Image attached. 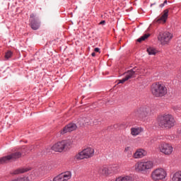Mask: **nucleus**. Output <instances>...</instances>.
I'll return each instance as SVG.
<instances>
[{
    "label": "nucleus",
    "instance_id": "1",
    "mask_svg": "<svg viewBox=\"0 0 181 181\" xmlns=\"http://www.w3.org/2000/svg\"><path fill=\"white\" fill-rule=\"evenodd\" d=\"M157 123L160 128H166V129H170V128H173V127H175L176 120L175 119L173 115L170 114H163L158 116Z\"/></svg>",
    "mask_w": 181,
    "mask_h": 181
},
{
    "label": "nucleus",
    "instance_id": "2",
    "mask_svg": "<svg viewBox=\"0 0 181 181\" xmlns=\"http://www.w3.org/2000/svg\"><path fill=\"white\" fill-rule=\"evenodd\" d=\"M151 92L153 97L161 98L168 94V88L160 82H156L151 85Z\"/></svg>",
    "mask_w": 181,
    "mask_h": 181
},
{
    "label": "nucleus",
    "instance_id": "3",
    "mask_svg": "<svg viewBox=\"0 0 181 181\" xmlns=\"http://www.w3.org/2000/svg\"><path fill=\"white\" fill-rule=\"evenodd\" d=\"M153 166H155V164L152 160L139 161L134 165V170L137 173L146 172V170L153 169Z\"/></svg>",
    "mask_w": 181,
    "mask_h": 181
},
{
    "label": "nucleus",
    "instance_id": "4",
    "mask_svg": "<svg viewBox=\"0 0 181 181\" xmlns=\"http://www.w3.org/2000/svg\"><path fill=\"white\" fill-rule=\"evenodd\" d=\"M151 112H152V110L151 109V107L143 106L134 110V117H136V118H139V119L144 120L147 117H149Z\"/></svg>",
    "mask_w": 181,
    "mask_h": 181
},
{
    "label": "nucleus",
    "instance_id": "5",
    "mask_svg": "<svg viewBox=\"0 0 181 181\" xmlns=\"http://www.w3.org/2000/svg\"><path fill=\"white\" fill-rule=\"evenodd\" d=\"M22 155H23V151H16L8 156L2 157L0 158V165L9 163V162H15V160L22 158Z\"/></svg>",
    "mask_w": 181,
    "mask_h": 181
},
{
    "label": "nucleus",
    "instance_id": "6",
    "mask_svg": "<svg viewBox=\"0 0 181 181\" xmlns=\"http://www.w3.org/2000/svg\"><path fill=\"white\" fill-rule=\"evenodd\" d=\"M93 156H94V148L88 147L76 153L74 156V160H83V159H89Z\"/></svg>",
    "mask_w": 181,
    "mask_h": 181
},
{
    "label": "nucleus",
    "instance_id": "7",
    "mask_svg": "<svg viewBox=\"0 0 181 181\" xmlns=\"http://www.w3.org/2000/svg\"><path fill=\"white\" fill-rule=\"evenodd\" d=\"M71 148V141L64 140L59 141L54 144L52 147V151L54 152H63V151H67Z\"/></svg>",
    "mask_w": 181,
    "mask_h": 181
},
{
    "label": "nucleus",
    "instance_id": "8",
    "mask_svg": "<svg viewBox=\"0 0 181 181\" xmlns=\"http://www.w3.org/2000/svg\"><path fill=\"white\" fill-rule=\"evenodd\" d=\"M166 176H168V174L163 168H157L152 171L151 174V177L154 181L163 180L166 178Z\"/></svg>",
    "mask_w": 181,
    "mask_h": 181
},
{
    "label": "nucleus",
    "instance_id": "9",
    "mask_svg": "<svg viewBox=\"0 0 181 181\" xmlns=\"http://www.w3.org/2000/svg\"><path fill=\"white\" fill-rule=\"evenodd\" d=\"M173 35L168 31L164 33H160L158 39L160 42L161 45H168L169 42L172 40Z\"/></svg>",
    "mask_w": 181,
    "mask_h": 181
},
{
    "label": "nucleus",
    "instance_id": "10",
    "mask_svg": "<svg viewBox=\"0 0 181 181\" xmlns=\"http://www.w3.org/2000/svg\"><path fill=\"white\" fill-rule=\"evenodd\" d=\"M158 151L163 155L169 156L173 152V147L168 143H161L158 146Z\"/></svg>",
    "mask_w": 181,
    "mask_h": 181
},
{
    "label": "nucleus",
    "instance_id": "11",
    "mask_svg": "<svg viewBox=\"0 0 181 181\" xmlns=\"http://www.w3.org/2000/svg\"><path fill=\"white\" fill-rule=\"evenodd\" d=\"M30 21L31 29H33V30H37V29L40 28V23L39 22L37 18H36V15H35V13L30 14Z\"/></svg>",
    "mask_w": 181,
    "mask_h": 181
},
{
    "label": "nucleus",
    "instance_id": "12",
    "mask_svg": "<svg viewBox=\"0 0 181 181\" xmlns=\"http://www.w3.org/2000/svg\"><path fill=\"white\" fill-rule=\"evenodd\" d=\"M98 172L99 175H101V176H105L106 177L111 175V171L110 170V168H108V165H107L99 167L98 169Z\"/></svg>",
    "mask_w": 181,
    "mask_h": 181
},
{
    "label": "nucleus",
    "instance_id": "13",
    "mask_svg": "<svg viewBox=\"0 0 181 181\" xmlns=\"http://www.w3.org/2000/svg\"><path fill=\"white\" fill-rule=\"evenodd\" d=\"M77 129V125L74 123H71L65 126L62 130H61V134L64 135L67 132H72V131H76Z\"/></svg>",
    "mask_w": 181,
    "mask_h": 181
},
{
    "label": "nucleus",
    "instance_id": "14",
    "mask_svg": "<svg viewBox=\"0 0 181 181\" xmlns=\"http://www.w3.org/2000/svg\"><path fill=\"white\" fill-rule=\"evenodd\" d=\"M169 16V9H165L163 11V15L156 20V23H166Z\"/></svg>",
    "mask_w": 181,
    "mask_h": 181
},
{
    "label": "nucleus",
    "instance_id": "15",
    "mask_svg": "<svg viewBox=\"0 0 181 181\" xmlns=\"http://www.w3.org/2000/svg\"><path fill=\"white\" fill-rule=\"evenodd\" d=\"M91 119L88 117H81L78 120V124L80 127H88L90 126Z\"/></svg>",
    "mask_w": 181,
    "mask_h": 181
},
{
    "label": "nucleus",
    "instance_id": "16",
    "mask_svg": "<svg viewBox=\"0 0 181 181\" xmlns=\"http://www.w3.org/2000/svg\"><path fill=\"white\" fill-rule=\"evenodd\" d=\"M144 156H146V151L142 148L137 149L133 155L134 159H141V158H144Z\"/></svg>",
    "mask_w": 181,
    "mask_h": 181
},
{
    "label": "nucleus",
    "instance_id": "17",
    "mask_svg": "<svg viewBox=\"0 0 181 181\" xmlns=\"http://www.w3.org/2000/svg\"><path fill=\"white\" fill-rule=\"evenodd\" d=\"M136 73H139V71H136V68H133L132 69L127 71L125 74V78L126 80H129L130 78H132L136 74Z\"/></svg>",
    "mask_w": 181,
    "mask_h": 181
},
{
    "label": "nucleus",
    "instance_id": "18",
    "mask_svg": "<svg viewBox=\"0 0 181 181\" xmlns=\"http://www.w3.org/2000/svg\"><path fill=\"white\" fill-rule=\"evenodd\" d=\"M143 131L144 129L141 127H132L131 129V134L133 136H136V135H139Z\"/></svg>",
    "mask_w": 181,
    "mask_h": 181
},
{
    "label": "nucleus",
    "instance_id": "19",
    "mask_svg": "<svg viewBox=\"0 0 181 181\" xmlns=\"http://www.w3.org/2000/svg\"><path fill=\"white\" fill-rule=\"evenodd\" d=\"M115 181H134V178L129 175H124L117 177Z\"/></svg>",
    "mask_w": 181,
    "mask_h": 181
},
{
    "label": "nucleus",
    "instance_id": "20",
    "mask_svg": "<svg viewBox=\"0 0 181 181\" xmlns=\"http://www.w3.org/2000/svg\"><path fill=\"white\" fill-rule=\"evenodd\" d=\"M61 176L64 181L70 180V179H71V173L70 171H66L64 173H61Z\"/></svg>",
    "mask_w": 181,
    "mask_h": 181
},
{
    "label": "nucleus",
    "instance_id": "21",
    "mask_svg": "<svg viewBox=\"0 0 181 181\" xmlns=\"http://www.w3.org/2000/svg\"><path fill=\"white\" fill-rule=\"evenodd\" d=\"M98 125H101V121H100L98 119H90V127H98Z\"/></svg>",
    "mask_w": 181,
    "mask_h": 181
},
{
    "label": "nucleus",
    "instance_id": "22",
    "mask_svg": "<svg viewBox=\"0 0 181 181\" xmlns=\"http://www.w3.org/2000/svg\"><path fill=\"white\" fill-rule=\"evenodd\" d=\"M173 181H181V171H178L175 173H174L173 177Z\"/></svg>",
    "mask_w": 181,
    "mask_h": 181
},
{
    "label": "nucleus",
    "instance_id": "23",
    "mask_svg": "<svg viewBox=\"0 0 181 181\" xmlns=\"http://www.w3.org/2000/svg\"><path fill=\"white\" fill-rule=\"evenodd\" d=\"M29 171V169L25 168H21L16 170L14 171V175H19V173H25V172Z\"/></svg>",
    "mask_w": 181,
    "mask_h": 181
},
{
    "label": "nucleus",
    "instance_id": "24",
    "mask_svg": "<svg viewBox=\"0 0 181 181\" xmlns=\"http://www.w3.org/2000/svg\"><path fill=\"white\" fill-rule=\"evenodd\" d=\"M149 36H151V34H145L144 35L137 39V42H139V43H141V42H144V40H146V39H148Z\"/></svg>",
    "mask_w": 181,
    "mask_h": 181
},
{
    "label": "nucleus",
    "instance_id": "25",
    "mask_svg": "<svg viewBox=\"0 0 181 181\" xmlns=\"http://www.w3.org/2000/svg\"><path fill=\"white\" fill-rule=\"evenodd\" d=\"M147 53H148V54L151 55V54H156V49L153 47H149L147 48Z\"/></svg>",
    "mask_w": 181,
    "mask_h": 181
},
{
    "label": "nucleus",
    "instance_id": "26",
    "mask_svg": "<svg viewBox=\"0 0 181 181\" xmlns=\"http://www.w3.org/2000/svg\"><path fill=\"white\" fill-rule=\"evenodd\" d=\"M124 152H129L128 154V157L131 158L132 155V151H131V147L130 146H127L124 148Z\"/></svg>",
    "mask_w": 181,
    "mask_h": 181
},
{
    "label": "nucleus",
    "instance_id": "27",
    "mask_svg": "<svg viewBox=\"0 0 181 181\" xmlns=\"http://www.w3.org/2000/svg\"><path fill=\"white\" fill-rule=\"evenodd\" d=\"M53 181H64V180H63V177L62 176V174H59L53 179Z\"/></svg>",
    "mask_w": 181,
    "mask_h": 181
},
{
    "label": "nucleus",
    "instance_id": "28",
    "mask_svg": "<svg viewBox=\"0 0 181 181\" xmlns=\"http://www.w3.org/2000/svg\"><path fill=\"white\" fill-rule=\"evenodd\" d=\"M12 54L13 53L11 51H8L7 52H6L5 59L6 60H8V59H11V57H12Z\"/></svg>",
    "mask_w": 181,
    "mask_h": 181
},
{
    "label": "nucleus",
    "instance_id": "29",
    "mask_svg": "<svg viewBox=\"0 0 181 181\" xmlns=\"http://www.w3.org/2000/svg\"><path fill=\"white\" fill-rule=\"evenodd\" d=\"M173 108L174 111H175V112H179L180 111H181L180 106H174Z\"/></svg>",
    "mask_w": 181,
    "mask_h": 181
},
{
    "label": "nucleus",
    "instance_id": "30",
    "mask_svg": "<svg viewBox=\"0 0 181 181\" xmlns=\"http://www.w3.org/2000/svg\"><path fill=\"white\" fill-rule=\"evenodd\" d=\"M125 81H128V80L126 78H124L122 80H119L117 84H123V83H125Z\"/></svg>",
    "mask_w": 181,
    "mask_h": 181
},
{
    "label": "nucleus",
    "instance_id": "31",
    "mask_svg": "<svg viewBox=\"0 0 181 181\" xmlns=\"http://www.w3.org/2000/svg\"><path fill=\"white\" fill-rule=\"evenodd\" d=\"M94 52H95L96 53H100V48L98 47L95 48Z\"/></svg>",
    "mask_w": 181,
    "mask_h": 181
},
{
    "label": "nucleus",
    "instance_id": "32",
    "mask_svg": "<svg viewBox=\"0 0 181 181\" xmlns=\"http://www.w3.org/2000/svg\"><path fill=\"white\" fill-rule=\"evenodd\" d=\"M100 25H105V21H102L99 23Z\"/></svg>",
    "mask_w": 181,
    "mask_h": 181
},
{
    "label": "nucleus",
    "instance_id": "33",
    "mask_svg": "<svg viewBox=\"0 0 181 181\" xmlns=\"http://www.w3.org/2000/svg\"><path fill=\"white\" fill-rule=\"evenodd\" d=\"M144 71H141V73H143V74H146V70L148 69H143Z\"/></svg>",
    "mask_w": 181,
    "mask_h": 181
},
{
    "label": "nucleus",
    "instance_id": "34",
    "mask_svg": "<svg viewBox=\"0 0 181 181\" xmlns=\"http://www.w3.org/2000/svg\"><path fill=\"white\" fill-rule=\"evenodd\" d=\"M163 6H165V4H160V8H163Z\"/></svg>",
    "mask_w": 181,
    "mask_h": 181
},
{
    "label": "nucleus",
    "instance_id": "35",
    "mask_svg": "<svg viewBox=\"0 0 181 181\" xmlns=\"http://www.w3.org/2000/svg\"><path fill=\"white\" fill-rule=\"evenodd\" d=\"M91 56H92L93 57H95V52H93V53L91 54Z\"/></svg>",
    "mask_w": 181,
    "mask_h": 181
},
{
    "label": "nucleus",
    "instance_id": "36",
    "mask_svg": "<svg viewBox=\"0 0 181 181\" xmlns=\"http://www.w3.org/2000/svg\"><path fill=\"white\" fill-rule=\"evenodd\" d=\"M164 5H166V4H168V1L165 0L164 2H163Z\"/></svg>",
    "mask_w": 181,
    "mask_h": 181
}]
</instances>
